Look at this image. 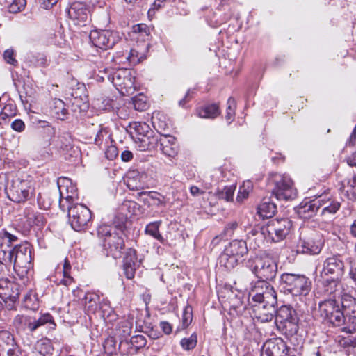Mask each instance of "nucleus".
Segmentation results:
<instances>
[{
    "mask_svg": "<svg viewBox=\"0 0 356 356\" xmlns=\"http://www.w3.org/2000/svg\"><path fill=\"white\" fill-rule=\"evenodd\" d=\"M109 140H111V136L108 134L107 129L101 127L96 134L95 143L100 146L104 141L108 143Z\"/></svg>",
    "mask_w": 356,
    "mask_h": 356,
    "instance_id": "obj_43",
    "label": "nucleus"
},
{
    "mask_svg": "<svg viewBox=\"0 0 356 356\" xmlns=\"http://www.w3.org/2000/svg\"><path fill=\"white\" fill-rule=\"evenodd\" d=\"M236 102L234 98L229 97L227 100L225 119L230 124L235 115Z\"/></svg>",
    "mask_w": 356,
    "mask_h": 356,
    "instance_id": "obj_44",
    "label": "nucleus"
},
{
    "mask_svg": "<svg viewBox=\"0 0 356 356\" xmlns=\"http://www.w3.org/2000/svg\"><path fill=\"white\" fill-rule=\"evenodd\" d=\"M26 5V0H13L8 6V11L11 13H17L24 9Z\"/></svg>",
    "mask_w": 356,
    "mask_h": 356,
    "instance_id": "obj_51",
    "label": "nucleus"
},
{
    "mask_svg": "<svg viewBox=\"0 0 356 356\" xmlns=\"http://www.w3.org/2000/svg\"><path fill=\"white\" fill-rule=\"evenodd\" d=\"M252 184L250 181H244L242 186L239 188L236 200L238 202H242L246 199L248 197L250 192L252 191Z\"/></svg>",
    "mask_w": 356,
    "mask_h": 356,
    "instance_id": "obj_41",
    "label": "nucleus"
},
{
    "mask_svg": "<svg viewBox=\"0 0 356 356\" xmlns=\"http://www.w3.org/2000/svg\"><path fill=\"white\" fill-rule=\"evenodd\" d=\"M6 353V356H26L18 345L12 348H8Z\"/></svg>",
    "mask_w": 356,
    "mask_h": 356,
    "instance_id": "obj_60",
    "label": "nucleus"
},
{
    "mask_svg": "<svg viewBox=\"0 0 356 356\" xmlns=\"http://www.w3.org/2000/svg\"><path fill=\"white\" fill-rule=\"evenodd\" d=\"M259 215L263 218H271L277 211L275 203L269 198H264L257 208Z\"/></svg>",
    "mask_w": 356,
    "mask_h": 356,
    "instance_id": "obj_26",
    "label": "nucleus"
},
{
    "mask_svg": "<svg viewBox=\"0 0 356 356\" xmlns=\"http://www.w3.org/2000/svg\"><path fill=\"white\" fill-rule=\"evenodd\" d=\"M100 302L99 296L92 292L86 293L82 299L84 309L88 314H95L98 310Z\"/></svg>",
    "mask_w": 356,
    "mask_h": 356,
    "instance_id": "obj_23",
    "label": "nucleus"
},
{
    "mask_svg": "<svg viewBox=\"0 0 356 356\" xmlns=\"http://www.w3.org/2000/svg\"><path fill=\"white\" fill-rule=\"evenodd\" d=\"M121 159L124 162H129L133 159V153L129 150H124L121 154Z\"/></svg>",
    "mask_w": 356,
    "mask_h": 356,
    "instance_id": "obj_64",
    "label": "nucleus"
},
{
    "mask_svg": "<svg viewBox=\"0 0 356 356\" xmlns=\"http://www.w3.org/2000/svg\"><path fill=\"white\" fill-rule=\"evenodd\" d=\"M319 202L317 198L302 202L298 209V215L304 219L310 218L319 210Z\"/></svg>",
    "mask_w": 356,
    "mask_h": 356,
    "instance_id": "obj_22",
    "label": "nucleus"
},
{
    "mask_svg": "<svg viewBox=\"0 0 356 356\" xmlns=\"http://www.w3.org/2000/svg\"><path fill=\"white\" fill-rule=\"evenodd\" d=\"M132 100L134 107L137 111H145L148 106L146 97L143 95L136 96L133 97Z\"/></svg>",
    "mask_w": 356,
    "mask_h": 356,
    "instance_id": "obj_45",
    "label": "nucleus"
},
{
    "mask_svg": "<svg viewBox=\"0 0 356 356\" xmlns=\"http://www.w3.org/2000/svg\"><path fill=\"white\" fill-rule=\"evenodd\" d=\"M50 144L59 150L68 151L72 148L71 136L68 133H63L58 135Z\"/></svg>",
    "mask_w": 356,
    "mask_h": 356,
    "instance_id": "obj_27",
    "label": "nucleus"
},
{
    "mask_svg": "<svg viewBox=\"0 0 356 356\" xmlns=\"http://www.w3.org/2000/svg\"><path fill=\"white\" fill-rule=\"evenodd\" d=\"M51 115L58 120H64L68 115V110L66 108L63 101L60 99H54L50 105Z\"/></svg>",
    "mask_w": 356,
    "mask_h": 356,
    "instance_id": "obj_25",
    "label": "nucleus"
},
{
    "mask_svg": "<svg viewBox=\"0 0 356 356\" xmlns=\"http://www.w3.org/2000/svg\"><path fill=\"white\" fill-rule=\"evenodd\" d=\"M230 309L234 310L237 315H241L246 309V304L241 295L229 297Z\"/></svg>",
    "mask_w": 356,
    "mask_h": 356,
    "instance_id": "obj_34",
    "label": "nucleus"
},
{
    "mask_svg": "<svg viewBox=\"0 0 356 356\" xmlns=\"http://www.w3.org/2000/svg\"><path fill=\"white\" fill-rule=\"evenodd\" d=\"M118 155V150L113 145H108L105 150V157L108 160L115 159Z\"/></svg>",
    "mask_w": 356,
    "mask_h": 356,
    "instance_id": "obj_57",
    "label": "nucleus"
},
{
    "mask_svg": "<svg viewBox=\"0 0 356 356\" xmlns=\"http://www.w3.org/2000/svg\"><path fill=\"white\" fill-rule=\"evenodd\" d=\"M137 209H138V204L136 202L131 200H124L120 207V211L127 217L128 215L131 216L134 214Z\"/></svg>",
    "mask_w": 356,
    "mask_h": 356,
    "instance_id": "obj_42",
    "label": "nucleus"
},
{
    "mask_svg": "<svg viewBox=\"0 0 356 356\" xmlns=\"http://www.w3.org/2000/svg\"><path fill=\"white\" fill-rule=\"evenodd\" d=\"M0 238L2 241H0V246L5 245H9L11 246V243L17 241V238L15 235L8 233L7 231H3V233H0Z\"/></svg>",
    "mask_w": 356,
    "mask_h": 356,
    "instance_id": "obj_54",
    "label": "nucleus"
},
{
    "mask_svg": "<svg viewBox=\"0 0 356 356\" xmlns=\"http://www.w3.org/2000/svg\"><path fill=\"white\" fill-rule=\"evenodd\" d=\"M160 225V221L150 222L146 226L145 232L159 241L163 242L164 239L159 230Z\"/></svg>",
    "mask_w": 356,
    "mask_h": 356,
    "instance_id": "obj_39",
    "label": "nucleus"
},
{
    "mask_svg": "<svg viewBox=\"0 0 356 356\" xmlns=\"http://www.w3.org/2000/svg\"><path fill=\"white\" fill-rule=\"evenodd\" d=\"M149 198L154 201V204L157 207L165 206V202L163 200L164 197L159 193L149 191L147 193Z\"/></svg>",
    "mask_w": 356,
    "mask_h": 356,
    "instance_id": "obj_56",
    "label": "nucleus"
},
{
    "mask_svg": "<svg viewBox=\"0 0 356 356\" xmlns=\"http://www.w3.org/2000/svg\"><path fill=\"white\" fill-rule=\"evenodd\" d=\"M69 222L72 227L77 232L84 229L92 217L90 210L82 204L67 206Z\"/></svg>",
    "mask_w": 356,
    "mask_h": 356,
    "instance_id": "obj_10",
    "label": "nucleus"
},
{
    "mask_svg": "<svg viewBox=\"0 0 356 356\" xmlns=\"http://www.w3.org/2000/svg\"><path fill=\"white\" fill-rule=\"evenodd\" d=\"M161 149L168 157H175L179 152V145L174 136L163 135L160 139Z\"/></svg>",
    "mask_w": 356,
    "mask_h": 356,
    "instance_id": "obj_21",
    "label": "nucleus"
},
{
    "mask_svg": "<svg viewBox=\"0 0 356 356\" xmlns=\"http://www.w3.org/2000/svg\"><path fill=\"white\" fill-rule=\"evenodd\" d=\"M248 266L259 280L265 281L273 280L277 272L275 260L266 254L249 260Z\"/></svg>",
    "mask_w": 356,
    "mask_h": 356,
    "instance_id": "obj_7",
    "label": "nucleus"
},
{
    "mask_svg": "<svg viewBox=\"0 0 356 356\" xmlns=\"http://www.w3.org/2000/svg\"><path fill=\"white\" fill-rule=\"evenodd\" d=\"M78 200V193L76 189H74V186H72V190L70 193L67 189V195L64 200H59V207L63 210L65 211V207L67 209V206H74L76 203H74L76 200Z\"/></svg>",
    "mask_w": 356,
    "mask_h": 356,
    "instance_id": "obj_35",
    "label": "nucleus"
},
{
    "mask_svg": "<svg viewBox=\"0 0 356 356\" xmlns=\"http://www.w3.org/2000/svg\"><path fill=\"white\" fill-rule=\"evenodd\" d=\"M130 342L137 349H140L145 346L147 340L144 336L138 334L133 336L131 338Z\"/></svg>",
    "mask_w": 356,
    "mask_h": 356,
    "instance_id": "obj_55",
    "label": "nucleus"
},
{
    "mask_svg": "<svg viewBox=\"0 0 356 356\" xmlns=\"http://www.w3.org/2000/svg\"><path fill=\"white\" fill-rule=\"evenodd\" d=\"M197 344V336L196 334H191L188 338H184L181 341V346L184 350L193 349Z\"/></svg>",
    "mask_w": 356,
    "mask_h": 356,
    "instance_id": "obj_49",
    "label": "nucleus"
},
{
    "mask_svg": "<svg viewBox=\"0 0 356 356\" xmlns=\"http://www.w3.org/2000/svg\"><path fill=\"white\" fill-rule=\"evenodd\" d=\"M198 115L204 118H214L220 114L219 107L216 104L205 106L197 110Z\"/></svg>",
    "mask_w": 356,
    "mask_h": 356,
    "instance_id": "obj_33",
    "label": "nucleus"
},
{
    "mask_svg": "<svg viewBox=\"0 0 356 356\" xmlns=\"http://www.w3.org/2000/svg\"><path fill=\"white\" fill-rule=\"evenodd\" d=\"M130 128L134 129L137 134L143 137H146L147 134L150 132L149 126L143 122H134L130 124Z\"/></svg>",
    "mask_w": 356,
    "mask_h": 356,
    "instance_id": "obj_40",
    "label": "nucleus"
},
{
    "mask_svg": "<svg viewBox=\"0 0 356 356\" xmlns=\"http://www.w3.org/2000/svg\"><path fill=\"white\" fill-rule=\"evenodd\" d=\"M337 280H329L327 279L323 282L324 291L327 294H332L337 291V288L338 286Z\"/></svg>",
    "mask_w": 356,
    "mask_h": 356,
    "instance_id": "obj_53",
    "label": "nucleus"
},
{
    "mask_svg": "<svg viewBox=\"0 0 356 356\" xmlns=\"http://www.w3.org/2000/svg\"><path fill=\"white\" fill-rule=\"evenodd\" d=\"M291 226V222L287 218L273 219L261 227L252 228L248 234V240H254L258 247L263 238L269 242L278 243L289 234Z\"/></svg>",
    "mask_w": 356,
    "mask_h": 356,
    "instance_id": "obj_1",
    "label": "nucleus"
},
{
    "mask_svg": "<svg viewBox=\"0 0 356 356\" xmlns=\"http://www.w3.org/2000/svg\"><path fill=\"white\" fill-rule=\"evenodd\" d=\"M11 127L16 131L22 132L25 128V124L22 120L16 119L12 122Z\"/></svg>",
    "mask_w": 356,
    "mask_h": 356,
    "instance_id": "obj_61",
    "label": "nucleus"
},
{
    "mask_svg": "<svg viewBox=\"0 0 356 356\" xmlns=\"http://www.w3.org/2000/svg\"><path fill=\"white\" fill-rule=\"evenodd\" d=\"M17 346L15 339L9 332L2 331L0 332V350L6 352L8 348Z\"/></svg>",
    "mask_w": 356,
    "mask_h": 356,
    "instance_id": "obj_31",
    "label": "nucleus"
},
{
    "mask_svg": "<svg viewBox=\"0 0 356 356\" xmlns=\"http://www.w3.org/2000/svg\"><path fill=\"white\" fill-rule=\"evenodd\" d=\"M3 58L7 63L13 66L17 65V61L15 58V54L13 49H6L3 53Z\"/></svg>",
    "mask_w": 356,
    "mask_h": 356,
    "instance_id": "obj_58",
    "label": "nucleus"
},
{
    "mask_svg": "<svg viewBox=\"0 0 356 356\" xmlns=\"http://www.w3.org/2000/svg\"><path fill=\"white\" fill-rule=\"evenodd\" d=\"M97 234L103 240L106 255L114 259L120 258L124 248V242L116 229L111 226L102 225L97 228Z\"/></svg>",
    "mask_w": 356,
    "mask_h": 356,
    "instance_id": "obj_4",
    "label": "nucleus"
},
{
    "mask_svg": "<svg viewBox=\"0 0 356 356\" xmlns=\"http://www.w3.org/2000/svg\"><path fill=\"white\" fill-rule=\"evenodd\" d=\"M275 312L277 329L286 336L296 334L298 330V318L296 310L290 305H282Z\"/></svg>",
    "mask_w": 356,
    "mask_h": 356,
    "instance_id": "obj_6",
    "label": "nucleus"
},
{
    "mask_svg": "<svg viewBox=\"0 0 356 356\" xmlns=\"http://www.w3.org/2000/svg\"><path fill=\"white\" fill-rule=\"evenodd\" d=\"M228 254L241 259L248 252L246 242L243 240H234L225 249Z\"/></svg>",
    "mask_w": 356,
    "mask_h": 356,
    "instance_id": "obj_24",
    "label": "nucleus"
},
{
    "mask_svg": "<svg viewBox=\"0 0 356 356\" xmlns=\"http://www.w3.org/2000/svg\"><path fill=\"white\" fill-rule=\"evenodd\" d=\"M341 304L345 317L348 316L349 321L353 319L351 323L344 326L342 330L347 333H354L356 332V299L346 295L342 298Z\"/></svg>",
    "mask_w": 356,
    "mask_h": 356,
    "instance_id": "obj_15",
    "label": "nucleus"
},
{
    "mask_svg": "<svg viewBox=\"0 0 356 356\" xmlns=\"http://www.w3.org/2000/svg\"><path fill=\"white\" fill-rule=\"evenodd\" d=\"M323 241L318 233H312L309 236L301 239L298 245V251L310 254H318L321 251Z\"/></svg>",
    "mask_w": 356,
    "mask_h": 356,
    "instance_id": "obj_17",
    "label": "nucleus"
},
{
    "mask_svg": "<svg viewBox=\"0 0 356 356\" xmlns=\"http://www.w3.org/2000/svg\"><path fill=\"white\" fill-rule=\"evenodd\" d=\"M104 350L107 356H111L116 351V341L113 337L106 339L104 343Z\"/></svg>",
    "mask_w": 356,
    "mask_h": 356,
    "instance_id": "obj_46",
    "label": "nucleus"
},
{
    "mask_svg": "<svg viewBox=\"0 0 356 356\" xmlns=\"http://www.w3.org/2000/svg\"><path fill=\"white\" fill-rule=\"evenodd\" d=\"M256 303L253 309L254 317L261 323L271 321L276 312L275 306L277 300H273L271 297H269L267 302Z\"/></svg>",
    "mask_w": 356,
    "mask_h": 356,
    "instance_id": "obj_16",
    "label": "nucleus"
},
{
    "mask_svg": "<svg viewBox=\"0 0 356 356\" xmlns=\"http://www.w3.org/2000/svg\"><path fill=\"white\" fill-rule=\"evenodd\" d=\"M135 33L140 34L141 37L148 36L149 34V29L145 24H140L134 27Z\"/></svg>",
    "mask_w": 356,
    "mask_h": 356,
    "instance_id": "obj_59",
    "label": "nucleus"
},
{
    "mask_svg": "<svg viewBox=\"0 0 356 356\" xmlns=\"http://www.w3.org/2000/svg\"><path fill=\"white\" fill-rule=\"evenodd\" d=\"M26 61L29 65L35 67H44L47 65V58L43 54H29L26 56Z\"/></svg>",
    "mask_w": 356,
    "mask_h": 356,
    "instance_id": "obj_36",
    "label": "nucleus"
},
{
    "mask_svg": "<svg viewBox=\"0 0 356 356\" xmlns=\"http://www.w3.org/2000/svg\"><path fill=\"white\" fill-rule=\"evenodd\" d=\"M67 13L69 17L76 24L85 23L88 21L89 17L88 6L84 3L79 1L72 3L68 9Z\"/></svg>",
    "mask_w": 356,
    "mask_h": 356,
    "instance_id": "obj_18",
    "label": "nucleus"
},
{
    "mask_svg": "<svg viewBox=\"0 0 356 356\" xmlns=\"http://www.w3.org/2000/svg\"><path fill=\"white\" fill-rule=\"evenodd\" d=\"M35 350L41 356H50L53 353L54 347L51 340L45 338L37 342Z\"/></svg>",
    "mask_w": 356,
    "mask_h": 356,
    "instance_id": "obj_32",
    "label": "nucleus"
},
{
    "mask_svg": "<svg viewBox=\"0 0 356 356\" xmlns=\"http://www.w3.org/2000/svg\"><path fill=\"white\" fill-rule=\"evenodd\" d=\"M24 213L30 225L42 226L45 223L44 216L38 211H35L31 208H26Z\"/></svg>",
    "mask_w": 356,
    "mask_h": 356,
    "instance_id": "obj_28",
    "label": "nucleus"
},
{
    "mask_svg": "<svg viewBox=\"0 0 356 356\" xmlns=\"http://www.w3.org/2000/svg\"><path fill=\"white\" fill-rule=\"evenodd\" d=\"M141 260L136 257V251L133 248L127 249L123 263H134L136 265L140 266Z\"/></svg>",
    "mask_w": 356,
    "mask_h": 356,
    "instance_id": "obj_47",
    "label": "nucleus"
},
{
    "mask_svg": "<svg viewBox=\"0 0 356 356\" xmlns=\"http://www.w3.org/2000/svg\"><path fill=\"white\" fill-rule=\"evenodd\" d=\"M71 272V264L67 259H65L63 266V279H61L58 284H63L65 286H69L73 282V278L70 275Z\"/></svg>",
    "mask_w": 356,
    "mask_h": 356,
    "instance_id": "obj_38",
    "label": "nucleus"
},
{
    "mask_svg": "<svg viewBox=\"0 0 356 356\" xmlns=\"http://www.w3.org/2000/svg\"><path fill=\"white\" fill-rule=\"evenodd\" d=\"M238 227V222L236 221H233L229 222L225 227V232L227 234H232L233 231L235 230Z\"/></svg>",
    "mask_w": 356,
    "mask_h": 356,
    "instance_id": "obj_62",
    "label": "nucleus"
},
{
    "mask_svg": "<svg viewBox=\"0 0 356 356\" xmlns=\"http://www.w3.org/2000/svg\"><path fill=\"white\" fill-rule=\"evenodd\" d=\"M236 186H225L220 193V198L225 200L226 201H231L233 200L234 193L235 191Z\"/></svg>",
    "mask_w": 356,
    "mask_h": 356,
    "instance_id": "obj_50",
    "label": "nucleus"
},
{
    "mask_svg": "<svg viewBox=\"0 0 356 356\" xmlns=\"http://www.w3.org/2000/svg\"><path fill=\"white\" fill-rule=\"evenodd\" d=\"M275 356H287L289 353L288 347L286 343L281 339H275L273 341H268L266 343Z\"/></svg>",
    "mask_w": 356,
    "mask_h": 356,
    "instance_id": "obj_29",
    "label": "nucleus"
},
{
    "mask_svg": "<svg viewBox=\"0 0 356 356\" xmlns=\"http://www.w3.org/2000/svg\"><path fill=\"white\" fill-rule=\"evenodd\" d=\"M318 312L323 321L334 326H341L346 323V318L342 311L341 304L335 299L330 298L320 302Z\"/></svg>",
    "mask_w": 356,
    "mask_h": 356,
    "instance_id": "obj_8",
    "label": "nucleus"
},
{
    "mask_svg": "<svg viewBox=\"0 0 356 356\" xmlns=\"http://www.w3.org/2000/svg\"><path fill=\"white\" fill-rule=\"evenodd\" d=\"M127 58L131 64L136 65L144 58V54L136 49H131Z\"/></svg>",
    "mask_w": 356,
    "mask_h": 356,
    "instance_id": "obj_48",
    "label": "nucleus"
},
{
    "mask_svg": "<svg viewBox=\"0 0 356 356\" xmlns=\"http://www.w3.org/2000/svg\"><path fill=\"white\" fill-rule=\"evenodd\" d=\"M98 309L100 310L102 316L105 320L108 319L109 321H113L115 318V314L107 299H103L100 302Z\"/></svg>",
    "mask_w": 356,
    "mask_h": 356,
    "instance_id": "obj_37",
    "label": "nucleus"
},
{
    "mask_svg": "<svg viewBox=\"0 0 356 356\" xmlns=\"http://www.w3.org/2000/svg\"><path fill=\"white\" fill-rule=\"evenodd\" d=\"M35 193L34 181L30 179L17 178L12 181L7 191L8 198L15 202L21 203L28 200Z\"/></svg>",
    "mask_w": 356,
    "mask_h": 356,
    "instance_id": "obj_9",
    "label": "nucleus"
},
{
    "mask_svg": "<svg viewBox=\"0 0 356 356\" xmlns=\"http://www.w3.org/2000/svg\"><path fill=\"white\" fill-rule=\"evenodd\" d=\"M319 202V209L321 208V215L334 214L340 208V203L330 198L329 194L325 193L316 197Z\"/></svg>",
    "mask_w": 356,
    "mask_h": 356,
    "instance_id": "obj_20",
    "label": "nucleus"
},
{
    "mask_svg": "<svg viewBox=\"0 0 356 356\" xmlns=\"http://www.w3.org/2000/svg\"><path fill=\"white\" fill-rule=\"evenodd\" d=\"M140 144L139 145V148L141 151H145L149 148V138L143 137L140 139Z\"/></svg>",
    "mask_w": 356,
    "mask_h": 356,
    "instance_id": "obj_63",
    "label": "nucleus"
},
{
    "mask_svg": "<svg viewBox=\"0 0 356 356\" xmlns=\"http://www.w3.org/2000/svg\"><path fill=\"white\" fill-rule=\"evenodd\" d=\"M250 296L255 302L268 301L269 297L273 300H277V294L271 284L265 281L259 280L252 286Z\"/></svg>",
    "mask_w": 356,
    "mask_h": 356,
    "instance_id": "obj_13",
    "label": "nucleus"
},
{
    "mask_svg": "<svg viewBox=\"0 0 356 356\" xmlns=\"http://www.w3.org/2000/svg\"><path fill=\"white\" fill-rule=\"evenodd\" d=\"M139 266L134 263H123V270L124 275L127 279L131 280L134 277L136 270Z\"/></svg>",
    "mask_w": 356,
    "mask_h": 356,
    "instance_id": "obj_52",
    "label": "nucleus"
},
{
    "mask_svg": "<svg viewBox=\"0 0 356 356\" xmlns=\"http://www.w3.org/2000/svg\"><path fill=\"white\" fill-rule=\"evenodd\" d=\"M46 324L49 325L50 329H55L56 326L53 316L49 313L42 314L38 318L28 316L25 320V325L30 332H34Z\"/></svg>",
    "mask_w": 356,
    "mask_h": 356,
    "instance_id": "obj_19",
    "label": "nucleus"
},
{
    "mask_svg": "<svg viewBox=\"0 0 356 356\" xmlns=\"http://www.w3.org/2000/svg\"><path fill=\"white\" fill-rule=\"evenodd\" d=\"M0 259L6 266L13 265L14 270L22 275L26 274L32 268V257L30 247L27 245H9L0 246Z\"/></svg>",
    "mask_w": 356,
    "mask_h": 356,
    "instance_id": "obj_2",
    "label": "nucleus"
},
{
    "mask_svg": "<svg viewBox=\"0 0 356 356\" xmlns=\"http://www.w3.org/2000/svg\"><path fill=\"white\" fill-rule=\"evenodd\" d=\"M238 261L239 259L236 258L234 256L228 254L225 250L220 255L219 265L227 270H231L238 264Z\"/></svg>",
    "mask_w": 356,
    "mask_h": 356,
    "instance_id": "obj_30",
    "label": "nucleus"
},
{
    "mask_svg": "<svg viewBox=\"0 0 356 356\" xmlns=\"http://www.w3.org/2000/svg\"><path fill=\"white\" fill-rule=\"evenodd\" d=\"M280 282L284 291L293 296H306L312 290V280L302 274L284 273Z\"/></svg>",
    "mask_w": 356,
    "mask_h": 356,
    "instance_id": "obj_5",
    "label": "nucleus"
},
{
    "mask_svg": "<svg viewBox=\"0 0 356 356\" xmlns=\"http://www.w3.org/2000/svg\"><path fill=\"white\" fill-rule=\"evenodd\" d=\"M135 77L129 69H120L112 76V83L119 92L123 96L133 95L136 91Z\"/></svg>",
    "mask_w": 356,
    "mask_h": 356,
    "instance_id": "obj_11",
    "label": "nucleus"
},
{
    "mask_svg": "<svg viewBox=\"0 0 356 356\" xmlns=\"http://www.w3.org/2000/svg\"><path fill=\"white\" fill-rule=\"evenodd\" d=\"M344 264L339 255L327 258L323 264L321 277L330 276L331 279L339 280L343 274Z\"/></svg>",
    "mask_w": 356,
    "mask_h": 356,
    "instance_id": "obj_14",
    "label": "nucleus"
},
{
    "mask_svg": "<svg viewBox=\"0 0 356 356\" xmlns=\"http://www.w3.org/2000/svg\"><path fill=\"white\" fill-rule=\"evenodd\" d=\"M266 185L272 195L278 200H291L297 197V189L288 175L271 172L267 178Z\"/></svg>",
    "mask_w": 356,
    "mask_h": 356,
    "instance_id": "obj_3",
    "label": "nucleus"
},
{
    "mask_svg": "<svg viewBox=\"0 0 356 356\" xmlns=\"http://www.w3.org/2000/svg\"><path fill=\"white\" fill-rule=\"evenodd\" d=\"M90 40L96 47L108 49L112 48L120 40L118 32L110 30H94L90 33Z\"/></svg>",
    "mask_w": 356,
    "mask_h": 356,
    "instance_id": "obj_12",
    "label": "nucleus"
}]
</instances>
